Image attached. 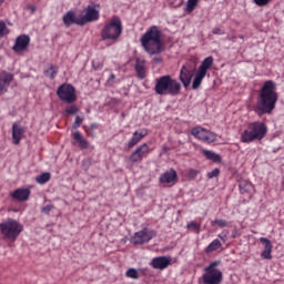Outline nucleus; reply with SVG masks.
I'll list each match as a JSON object with an SVG mask.
<instances>
[{
    "mask_svg": "<svg viewBox=\"0 0 284 284\" xmlns=\"http://www.w3.org/2000/svg\"><path fill=\"white\" fill-rule=\"evenodd\" d=\"M276 83L274 81H266L260 92L255 111L260 114L272 113L276 108L278 94L275 91Z\"/></svg>",
    "mask_w": 284,
    "mask_h": 284,
    "instance_id": "f257e3e1",
    "label": "nucleus"
},
{
    "mask_svg": "<svg viewBox=\"0 0 284 284\" xmlns=\"http://www.w3.org/2000/svg\"><path fill=\"white\" fill-rule=\"evenodd\" d=\"M141 45L150 55L160 54L165 51L162 41V31L159 27H151L141 38Z\"/></svg>",
    "mask_w": 284,
    "mask_h": 284,
    "instance_id": "f03ea898",
    "label": "nucleus"
},
{
    "mask_svg": "<svg viewBox=\"0 0 284 284\" xmlns=\"http://www.w3.org/2000/svg\"><path fill=\"white\" fill-rule=\"evenodd\" d=\"M181 89L182 84L171 75H164L156 79L154 87L155 93L160 95H178L181 92Z\"/></svg>",
    "mask_w": 284,
    "mask_h": 284,
    "instance_id": "7ed1b4c3",
    "label": "nucleus"
},
{
    "mask_svg": "<svg viewBox=\"0 0 284 284\" xmlns=\"http://www.w3.org/2000/svg\"><path fill=\"white\" fill-rule=\"evenodd\" d=\"M123 32L122 21L118 17H113L108 21L101 30V39L103 41H116Z\"/></svg>",
    "mask_w": 284,
    "mask_h": 284,
    "instance_id": "20e7f679",
    "label": "nucleus"
},
{
    "mask_svg": "<svg viewBox=\"0 0 284 284\" xmlns=\"http://www.w3.org/2000/svg\"><path fill=\"white\" fill-rule=\"evenodd\" d=\"M23 230V225L14 219H7V221L0 223V233L11 242H16Z\"/></svg>",
    "mask_w": 284,
    "mask_h": 284,
    "instance_id": "39448f33",
    "label": "nucleus"
},
{
    "mask_svg": "<svg viewBox=\"0 0 284 284\" xmlns=\"http://www.w3.org/2000/svg\"><path fill=\"white\" fill-rule=\"evenodd\" d=\"M220 262H213L205 267V273L203 274L204 284H221L223 281V273L217 268Z\"/></svg>",
    "mask_w": 284,
    "mask_h": 284,
    "instance_id": "423d86ee",
    "label": "nucleus"
},
{
    "mask_svg": "<svg viewBox=\"0 0 284 284\" xmlns=\"http://www.w3.org/2000/svg\"><path fill=\"white\" fill-rule=\"evenodd\" d=\"M213 64H214L213 57H207L203 60L197 71L195 72L194 80L192 83V89L196 90L201 87L204 78L207 74L209 69H211Z\"/></svg>",
    "mask_w": 284,
    "mask_h": 284,
    "instance_id": "0eeeda50",
    "label": "nucleus"
},
{
    "mask_svg": "<svg viewBox=\"0 0 284 284\" xmlns=\"http://www.w3.org/2000/svg\"><path fill=\"white\" fill-rule=\"evenodd\" d=\"M57 95L65 103H73L78 99L75 88L68 83L61 84L58 88Z\"/></svg>",
    "mask_w": 284,
    "mask_h": 284,
    "instance_id": "6e6552de",
    "label": "nucleus"
},
{
    "mask_svg": "<svg viewBox=\"0 0 284 284\" xmlns=\"http://www.w3.org/2000/svg\"><path fill=\"white\" fill-rule=\"evenodd\" d=\"M191 134L196 138L197 140H201L206 143H213L217 140V134L204 129L202 126H195L191 130Z\"/></svg>",
    "mask_w": 284,
    "mask_h": 284,
    "instance_id": "1a4fd4ad",
    "label": "nucleus"
},
{
    "mask_svg": "<svg viewBox=\"0 0 284 284\" xmlns=\"http://www.w3.org/2000/svg\"><path fill=\"white\" fill-rule=\"evenodd\" d=\"M196 69L192 63H185L180 70L179 79L184 88H189L192 83L193 77L195 75Z\"/></svg>",
    "mask_w": 284,
    "mask_h": 284,
    "instance_id": "9d476101",
    "label": "nucleus"
},
{
    "mask_svg": "<svg viewBox=\"0 0 284 284\" xmlns=\"http://www.w3.org/2000/svg\"><path fill=\"white\" fill-rule=\"evenodd\" d=\"M99 8H100L99 4L88 6L85 8L84 16L80 17V20L78 21V26H84L89 22H94V21L99 20V18H100Z\"/></svg>",
    "mask_w": 284,
    "mask_h": 284,
    "instance_id": "9b49d317",
    "label": "nucleus"
},
{
    "mask_svg": "<svg viewBox=\"0 0 284 284\" xmlns=\"http://www.w3.org/2000/svg\"><path fill=\"white\" fill-rule=\"evenodd\" d=\"M153 237H154V232L149 231L148 229H144L142 231L135 232L133 236H131L130 242L133 245H143L152 241Z\"/></svg>",
    "mask_w": 284,
    "mask_h": 284,
    "instance_id": "f8f14e48",
    "label": "nucleus"
},
{
    "mask_svg": "<svg viewBox=\"0 0 284 284\" xmlns=\"http://www.w3.org/2000/svg\"><path fill=\"white\" fill-rule=\"evenodd\" d=\"M151 150L148 143H143L139 145L135 151L130 155L129 161L130 163H141L144 156L150 154Z\"/></svg>",
    "mask_w": 284,
    "mask_h": 284,
    "instance_id": "ddd939ff",
    "label": "nucleus"
},
{
    "mask_svg": "<svg viewBox=\"0 0 284 284\" xmlns=\"http://www.w3.org/2000/svg\"><path fill=\"white\" fill-rule=\"evenodd\" d=\"M255 140H262L267 133V126L263 122H253L248 124Z\"/></svg>",
    "mask_w": 284,
    "mask_h": 284,
    "instance_id": "4468645a",
    "label": "nucleus"
},
{
    "mask_svg": "<svg viewBox=\"0 0 284 284\" xmlns=\"http://www.w3.org/2000/svg\"><path fill=\"white\" fill-rule=\"evenodd\" d=\"M172 258L168 256H158L154 257L151 262V265L154 270H166L171 265Z\"/></svg>",
    "mask_w": 284,
    "mask_h": 284,
    "instance_id": "2eb2a0df",
    "label": "nucleus"
},
{
    "mask_svg": "<svg viewBox=\"0 0 284 284\" xmlns=\"http://www.w3.org/2000/svg\"><path fill=\"white\" fill-rule=\"evenodd\" d=\"M14 75L7 71H2L0 73V95L4 94L10 87L11 81L13 80Z\"/></svg>",
    "mask_w": 284,
    "mask_h": 284,
    "instance_id": "dca6fc26",
    "label": "nucleus"
},
{
    "mask_svg": "<svg viewBox=\"0 0 284 284\" xmlns=\"http://www.w3.org/2000/svg\"><path fill=\"white\" fill-rule=\"evenodd\" d=\"M260 242L264 245V251L261 253V257L263 260L271 261L273 258L272 252H273V244L271 240L267 237H261Z\"/></svg>",
    "mask_w": 284,
    "mask_h": 284,
    "instance_id": "f3484780",
    "label": "nucleus"
},
{
    "mask_svg": "<svg viewBox=\"0 0 284 284\" xmlns=\"http://www.w3.org/2000/svg\"><path fill=\"white\" fill-rule=\"evenodd\" d=\"M30 44V37L27 34H22L16 39V44H13V51L22 52L28 49Z\"/></svg>",
    "mask_w": 284,
    "mask_h": 284,
    "instance_id": "a211bd4d",
    "label": "nucleus"
},
{
    "mask_svg": "<svg viewBox=\"0 0 284 284\" xmlns=\"http://www.w3.org/2000/svg\"><path fill=\"white\" fill-rule=\"evenodd\" d=\"M178 181V173L175 170L170 169L160 176V183H166L168 185H174Z\"/></svg>",
    "mask_w": 284,
    "mask_h": 284,
    "instance_id": "6ab92c4d",
    "label": "nucleus"
},
{
    "mask_svg": "<svg viewBox=\"0 0 284 284\" xmlns=\"http://www.w3.org/2000/svg\"><path fill=\"white\" fill-rule=\"evenodd\" d=\"M31 195L30 189H18L11 192L10 196L13 197L16 201H29Z\"/></svg>",
    "mask_w": 284,
    "mask_h": 284,
    "instance_id": "aec40b11",
    "label": "nucleus"
},
{
    "mask_svg": "<svg viewBox=\"0 0 284 284\" xmlns=\"http://www.w3.org/2000/svg\"><path fill=\"white\" fill-rule=\"evenodd\" d=\"M146 135H148V131L146 130L135 131L133 133L132 138L130 139V141L128 142V148L129 149L134 148Z\"/></svg>",
    "mask_w": 284,
    "mask_h": 284,
    "instance_id": "412c9836",
    "label": "nucleus"
},
{
    "mask_svg": "<svg viewBox=\"0 0 284 284\" xmlns=\"http://www.w3.org/2000/svg\"><path fill=\"white\" fill-rule=\"evenodd\" d=\"M80 20L81 18H77L75 12L73 11L67 12L62 18V21L65 27H70L73 23L79 26Z\"/></svg>",
    "mask_w": 284,
    "mask_h": 284,
    "instance_id": "4be33fe9",
    "label": "nucleus"
},
{
    "mask_svg": "<svg viewBox=\"0 0 284 284\" xmlns=\"http://www.w3.org/2000/svg\"><path fill=\"white\" fill-rule=\"evenodd\" d=\"M24 130L21 125L13 123L12 128V136H13V143L19 144L23 138Z\"/></svg>",
    "mask_w": 284,
    "mask_h": 284,
    "instance_id": "5701e85b",
    "label": "nucleus"
},
{
    "mask_svg": "<svg viewBox=\"0 0 284 284\" xmlns=\"http://www.w3.org/2000/svg\"><path fill=\"white\" fill-rule=\"evenodd\" d=\"M72 138L78 143L80 150H88L90 146L88 140L79 131L74 132Z\"/></svg>",
    "mask_w": 284,
    "mask_h": 284,
    "instance_id": "b1692460",
    "label": "nucleus"
},
{
    "mask_svg": "<svg viewBox=\"0 0 284 284\" xmlns=\"http://www.w3.org/2000/svg\"><path fill=\"white\" fill-rule=\"evenodd\" d=\"M222 247L223 243L219 239H215L205 247L204 252L205 254H212L214 252L222 250Z\"/></svg>",
    "mask_w": 284,
    "mask_h": 284,
    "instance_id": "393cba45",
    "label": "nucleus"
},
{
    "mask_svg": "<svg viewBox=\"0 0 284 284\" xmlns=\"http://www.w3.org/2000/svg\"><path fill=\"white\" fill-rule=\"evenodd\" d=\"M240 140H241V142H243V143H251V142L256 141V138L254 136V133H253V131L251 130V128L247 126V129L244 130V131L241 133Z\"/></svg>",
    "mask_w": 284,
    "mask_h": 284,
    "instance_id": "a878e982",
    "label": "nucleus"
},
{
    "mask_svg": "<svg viewBox=\"0 0 284 284\" xmlns=\"http://www.w3.org/2000/svg\"><path fill=\"white\" fill-rule=\"evenodd\" d=\"M209 161H213V163H222V156L214 151L204 150L202 152Z\"/></svg>",
    "mask_w": 284,
    "mask_h": 284,
    "instance_id": "bb28decb",
    "label": "nucleus"
},
{
    "mask_svg": "<svg viewBox=\"0 0 284 284\" xmlns=\"http://www.w3.org/2000/svg\"><path fill=\"white\" fill-rule=\"evenodd\" d=\"M239 189H240L241 194H246L248 192H253L254 186L251 182L242 181L239 184Z\"/></svg>",
    "mask_w": 284,
    "mask_h": 284,
    "instance_id": "cd10ccee",
    "label": "nucleus"
},
{
    "mask_svg": "<svg viewBox=\"0 0 284 284\" xmlns=\"http://www.w3.org/2000/svg\"><path fill=\"white\" fill-rule=\"evenodd\" d=\"M135 71L139 78L144 79L146 77L144 63L138 62L135 65Z\"/></svg>",
    "mask_w": 284,
    "mask_h": 284,
    "instance_id": "c85d7f7f",
    "label": "nucleus"
},
{
    "mask_svg": "<svg viewBox=\"0 0 284 284\" xmlns=\"http://www.w3.org/2000/svg\"><path fill=\"white\" fill-rule=\"evenodd\" d=\"M51 179V174L50 173H42L40 175H38L36 178V182L39 184V185H44V183H48V181H50Z\"/></svg>",
    "mask_w": 284,
    "mask_h": 284,
    "instance_id": "c756f323",
    "label": "nucleus"
},
{
    "mask_svg": "<svg viewBox=\"0 0 284 284\" xmlns=\"http://www.w3.org/2000/svg\"><path fill=\"white\" fill-rule=\"evenodd\" d=\"M199 1L200 0H187L184 11L187 12V13L193 12L195 10V8L197 7Z\"/></svg>",
    "mask_w": 284,
    "mask_h": 284,
    "instance_id": "7c9ffc66",
    "label": "nucleus"
},
{
    "mask_svg": "<svg viewBox=\"0 0 284 284\" xmlns=\"http://www.w3.org/2000/svg\"><path fill=\"white\" fill-rule=\"evenodd\" d=\"M125 276L128 278H131V280H139L140 276H139V272L135 270V268H129L126 272H125Z\"/></svg>",
    "mask_w": 284,
    "mask_h": 284,
    "instance_id": "2f4dec72",
    "label": "nucleus"
},
{
    "mask_svg": "<svg viewBox=\"0 0 284 284\" xmlns=\"http://www.w3.org/2000/svg\"><path fill=\"white\" fill-rule=\"evenodd\" d=\"M212 226H217L220 229H224L229 226V222L226 220H214L211 222Z\"/></svg>",
    "mask_w": 284,
    "mask_h": 284,
    "instance_id": "473e14b6",
    "label": "nucleus"
},
{
    "mask_svg": "<svg viewBox=\"0 0 284 284\" xmlns=\"http://www.w3.org/2000/svg\"><path fill=\"white\" fill-rule=\"evenodd\" d=\"M186 229L187 230H193L196 234H200L201 225L197 224L194 221H191V222L187 223Z\"/></svg>",
    "mask_w": 284,
    "mask_h": 284,
    "instance_id": "72a5a7b5",
    "label": "nucleus"
},
{
    "mask_svg": "<svg viewBox=\"0 0 284 284\" xmlns=\"http://www.w3.org/2000/svg\"><path fill=\"white\" fill-rule=\"evenodd\" d=\"M57 74H58V69L54 68V67H50V68L45 71V75L49 77L50 79H53Z\"/></svg>",
    "mask_w": 284,
    "mask_h": 284,
    "instance_id": "f704fd0d",
    "label": "nucleus"
},
{
    "mask_svg": "<svg viewBox=\"0 0 284 284\" xmlns=\"http://www.w3.org/2000/svg\"><path fill=\"white\" fill-rule=\"evenodd\" d=\"M10 31L7 28V24L3 21H0V38L8 34Z\"/></svg>",
    "mask_w": 284,
    "mask_h": 284,
    "instance_id": "c9c22d12",
    "label": "nucleus"
},
{
    "mask_svg": "<svg viewBox=\"0 0 284 284\" xmlns=\"http://www.w3.org/2000/svg\"><path fill=\"white\" fill-rule=\"evenodd\" d=\"M79 112V108L75 105H71L68 109H65L64 113L69 115H73Z\"/></svg>",
    "mask_w": 284,
    "mask_h": 284,
    "instance_id": "e433bc0d",
    "label": "nucleus"
},
{
    "mask_svg": "<svg viewBox=\"0 0 284 284\" xmlns=\"http://www.w3.org/2000/svg\"><path fill=\"white\" fill-rule=\"evenodd\" d=\"M257 7H267L272 0H253Z\"/></svg>",
    "mask_w": 284,
    "mask_h": 284,
    "instance_id": "4c0bfd02",
    "label": "nucleus"
},
{
    "mask_svg": "<svg viewBox=\"0 0 284 284\" xmlns=\"http://www.w3.org/2000/svg\"><path fill=\"white\" fill-rule=\"evenodd\" d=\"M220 169H214L213 171L207 173V179H216V176H220Z\"/></svg>",
    "mask_w": 284,
    "mask_h": 284,
    "instance_id": "58836bf2",
    "label": "nucleus"
},
{
    "mask_svg": "<svg viewBox=\"0 0 284 284\" xmlns=\"http://www.w3.org/2000/svg\"><path fill=\"white\" fill-rule=\"evenodd\" d=\"M54 209L52 204H48L41 209L42 214H50V212Z\"/></svg>",
    "mask_w": 284,
    "mask_h": 284,
    "instance_id": "ea45409f",
    "label": "nucleus"
},
{
    "mask_svg": "<svg viewBox=\"0 0 284 284\" xmlns=\"http://www.w3.org/2000/svg\"><path fill=\"white\" fill-rule=\"evenodd\" d=\"M83 122V119L81 116H75V121L72 125L73 129H78Z\"/></svg>",
    "mask_w": 284,
    "mask_h": 284,
    "instance_id": "a19ab883",
    "label": "nucleus"
},
{
    "mask_svg": "<svg viewBox=\"0 0 284 284\" xmlns=\"http://www.w3.org/2000/svg\"><path fill=\"white\" fill-rule=\"evenodd\" d=\"M197 174H199V171H197V170L191 169V170L189 171V173H187V176H189V179H196Z\"/></svg>",
    "mask_w": 284,
    "mask_h": 284,
    "instance_id": "79ce46f5",
    "label": "nucleus"
},
{
    "mask_svg": "<svg viewBox=\"0 0 284 284\" xmlns=\"http://www.w3.org/2000/svg\"><path fill=\"white\" fill-rule=\"evenodd\" d=\"M212 33L216 36H223L225 34V31H223L221 28H213Z\"/></svg>",
    "mask_w": 284,
    "mask_h": 284,
    "instance_id": "37998d69",
    "label": "nucleus"
},
{
    "mask_svg": "<svg viewBox=\"0 0 284 284\" xmlns=\"http://www.w3.org/2000/svg\"><path fill=\"white\" fill-rule=\"evenodd\" d=\"M217 239H220L223 243H226V241H227V235L224 234V233H221V234L217 235Z\"/></svg>",
    "mask_w": 284,
    "mask_h": 284,
    "instance_id": "c03bdc74",
    "label": "nucleus"
},
{
    "mask_svg": "<svg viewBox=\"0 0 284 284\" xmlns=\"http://www.w3.org/2000/svg\"><path fill=\"white\" fill-rule=\"evenodd\" d=\"M115 80V75L114 74H110L109 78H108V83L109 84H112Z\"/></svg>",
    "mask_w": 284,
    "mask_h": 284,
    "instance_id": "a18cd8bd",
    "label": "nucleus"
},
{
    "mask_svg": "<svg viewBox=\"0 0 284 284\" xmlns=\"http://www.w3.org/2000/svg\"><path fill=\"white\" fill-rule=\"evenodd\" d=\"M153 61H154L155 63H161V62H162V58H154Z\"/></svg>",
    "mask_w": 284,
    "mask_h": 284,
    "instance_id": "49530a36",
    "label": "nucleus"
},
{
    "mask_svg": "<svg viewBox=\"0 0 284 284\" xmlns=\"http://www.w3.org/2000/svg\"><path fill=\"white\" fill-rule=\"evenodd\" d=\"M29 10H31V12H34L37 8L34 6H29Z\"/></svg>",
    "mask_w": 284,
    "mask_h": 284,
    "instance_id": "de8ad7c7",
    "label": "nucleus"
}]
</instances>
